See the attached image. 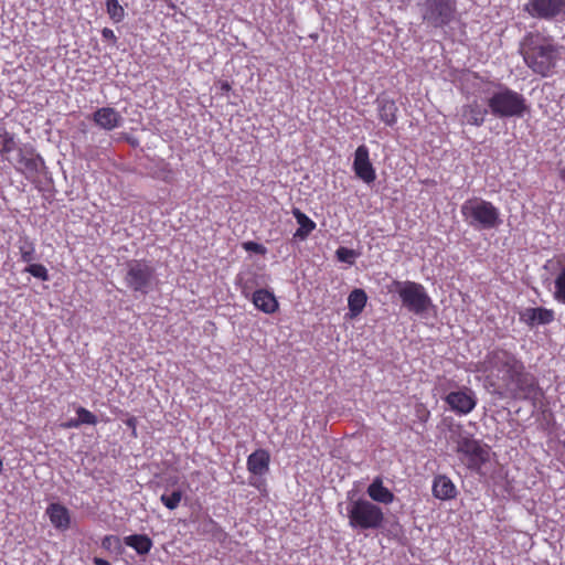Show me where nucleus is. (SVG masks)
I'll list each match as a JSON object with an SVG mask.
<instances>
[{
  "label": "nucleus",
  "instance_id": "obj_1",
  "mask_svg": "<svg viewBox=\"0 0 565 565\" xmlns=\"http://www.w3.org/2000/svg\"><path fill=\"white\" fill-rule=\"evenodd\" d=\"M479 370L487 373L495 391L503 390L515 399L530 401L535 405L543 397L536 377L526 372L523 361L511 351L492 350Z\"/></svg>",
  "mask_w": 565,
  "mask_h": 565
},
{
  "label": "nucleus",
  "instance_id": "obj_2",
  "mask_svg": "<svg viewBox=\"0 0 565 565\" xmlns=\"http://www.w3.org/2000/svg\"><path fill=\"white\" fill-rule=\"evenodd\" d=\"M521 54L526 66L542 77L555 73L558 63L565 54V46L555 42L551 36L541 33H529L521 44Z\"/></svg>",
  "mask_w": 565,
  "mask_h": 565
},
{
  "label": "nucleus",
  "instance_id": "obj_3",
  "mask_svg": "<svg viewBox=\"0 0 565 565\" xmlns=\"http://www.w3.org/2000/svg\"><path fill=\"white\" fill-rule=\"evenodd\" d=\"M487 105L490 114L501 119L522 118L529 111L525 97L502 84L487 98Z\"/></svg>",
  "mask_w": 565,
  "mask_h": 565
},
{
  "label": "nucleus",
  "instance_id": "obj_4",
  "mask_svg": "<svg viewBox=\"0 0 565 565\" xmlns=\"http://www.w3.org/2000/svg\"><path fill=\"white\" fill-rule=\"evenodd\" d=\"M347 518L349 526L354 531L379 530L385 521L383 510L363 498L351 500L348 503Z\"/></svg>",
  "mask_w": 565,
  "mask_h": 565
},
{
  "label": "nucleus",
  "instance_id": "obj_5",
  "mask_svg": "<svg viewBox=\"0 0 565 565\" xmlns=\"http://www.w3.org/2000/svg\"><path fill=\"white\" fill-rule=\"evenodd\" d=\"M460 212L463 221L475 230H492L501 224L499 209L481 198L466 200Z\"/></svg>",
  "mask_w": 565,
  "mask_h": 565
},
{
  "label": "nucleus",
  "instance_id": "obj_6",
  "mask_svg": "<svg viewBox=\"0 0 565 565\" xmlns=\"http://www.w3.org/2000/svg\"><path fill=\"white\" fill-rule=\"evenodd\" d=\"M124 282L128 289L148 295L158 285V275L152 262L147 259L128 260Z\"/></svg>",
  "mask_w": 565,
  "mask_h": 565
},
{
  "label": "nucleus",
  "instance_id": "obj_7",
  "mask_svg": "<svg viewBox=\"0 0 565 565\" xmlns=\"http://www.w3.org/2000/svg\"><path fill=\"white\" fill-rule=\"evenodd\" d=\"M390 292H396L403 306L412 313L422 316L431 306V299L423 285L409 280H393L387 287Z\"/></svg>",
  "mask_w": 565,
  "mask_h": 565
},
{
  "label": "nucleus",
  "instance_id": "obj_8",
  "mask_svg": "<svg viewBox=\"0 0 565 565\" xmlns=\"http://www.w3.org/2000/svg\"><path fill=\"white\" fill-rule=\"evenodd\" d=\"M418 8L423 22L434 29H443L450 24L457 13L455 0H423Z\"/></svg>",
  "mask_w": 565,
  "mask_h": 565
},
{
  "label": "nucleus",
  "instance_id": "obj_9",
  "mask_svg": "<svg viewBox=\"0 0 565 565\" xmlns=\"http://www.w3.org/2000/svg\"><path fill=\"white\" fill-rule=\"evenodd\" d=\"M457 452L469 469L479 473L490 460V447L469 437H461L457 441Z\"/></svg>",
  "mask_w": 565,
  "mask_h": 565
},
{
  "label": "nucleus",
  "instance_id": "obj_10",
  "mask_svg": "<svg viewBox=\"0 0 565 565\" xmlns=\"http://www.w3.org/2000/svg\"><path fill=\"white\" fill-rule=\"evenodd\" d=\"M524 11L532 18L542 20L565 19V0H529Z\"/></svg>",
  "mask_w": 565,
  "mask_h": 565
},
{
  "label": "nucleus",
  "instance_id": "obj_11",
  "mask_svg": "<svg viewBox=\"0 0 565 565\" xmlns=\"http://www.w3.org/2000/svg\"><path fill=\"white\" fill-rule=\"evenodd\" d=\"M444 399L449 408L457 415H467L472 412L477 405L475 392L467 387L448 393Z\"/></svg>",
  "mask_w": 565,
  "mask_h": 565
},
{
  "label": "nucleus",
  "instance_id": "obj_12",
  "mask_svg": "<svg viewBox=\"0 0 565 565\" xmlns=\"http://www.w3.org/2000/svg\"><path fill=\"white\" fill-rule=\"evenodd\" d=\"M270 456L265 449H257L247 458V470L253 477L249 478V484L260 488L263 481L259 477L265 476L269 471Z\"/></svg>",
  "mask_w": 565,
  "mask_h": 565
},
{
  "label": "nucleus",
  "instance_id": "obj_13",
  "mask_svg": "<svg viewBox=\"0 0 565 565\" xmlns=\"http://www.w3.org/2000/svg\"><path fill=\"white\" fill-rule=\"evenodd\" d=\"M353 171L359 179L370 184L376 179V172L370 160L369 148L360 145L354 153Z\"/></svg>",
  "mask_w": 565,
  "mask_h": 565
},
{
  "label": "nucleus",
  "instance_id": "obj_14",
  "mask_svg": "<svg viewBox=\"0 0 565 565\" xmlns=\"http://www.w3.org/2000/svg\"><path fill=\"white\" fill-rule=\"evenodd\" d=\"M489 113L488 105L484 106L477 97H469L460 109L461 122L480 127Z\"/></svg>",
  "mask_w": 565,
  "mask_h": 565
},
{
  "label": "nucleus",
  "instance_id": "obj_15",
  "mask_svg": "<svg viewBox=\"0 0 565 565\" xmlns=\"http://www.w3.org/2000/svg\"><path fill=\"white\" fill-rule=\"evenodd\" d=\"M43 166L42 158L35 153V150L30 146H24L18 149L15 169L25 175L36 174Z\"/></svg>",
  "mask_w": 565,
  "mask_h": 565
},
{
  "label": "nucleus",
  "instance_id": "obj_16",
  "mask_svg": "<svg viewBox=\"0 0 565 565\" xmlns=\"http://www.w3.org/2000/svg\"><path fill=\"white\" fill-rule=\"evenodd\" d=\"M96 126L104 130H114L124 124V117L113 107L98 108L92 116Z\"/></svg>",
  "mask_w": 565,
  "mask_h": 565
},
{
  "label": "nucleus",
  "instance_id": "obj_17",
  "mask_svg": "<svg viewBox=\"0 0 565 565\" xmlns=\"http://www.w3.org/2000/svg\"><path fill=\"white\" fill-rule=\"evenodd\" d=\"M366 493L373 503L391 504L395 495L386 487H384L383 479L375 477L366 489Z\"/></svg>",
  "mask_w": 565,
  "mask_h": 565
},
{
  "label": "nucleus",
  "instance_id": "obj_18",
  "mask_svg": "<svg viewBox=\"0 0 565 565\" xmlns=\"http://www.w3.org/2000/svg\"><path fill=\"white\" fill-rule=\"evenodd\" d=\"M46 514L55 529L65 531L70 527L71 516L68 510L64 505L60 503H51L46 508Z\"/></svg>",
  "mask_w": 565,
  "mask_h": 565
},
{
  "label": "nucleus",
  "instance_id": "obj_19",
  "mask_svg": "<svg viewBox=\"0 0 565 565\" xmlns=\"http://www.w3.org/2000/svg\"><path fill=\"white\" fill-rule=\"evenodd\" d=\"M457 490L452 481L444 476L439 475L434 478L433 481V494L439 500H450L456 497Z\"/></svg>",
  "mask_w": 565,
  "mask_h": 565
},
{
  "label": "nucleus",
  "instance_id": "obj_20",
  "mask_svg": "<svg viewBox=\"0 0 565 565\" xmlns=\"http://www.w3.org/2000/svg\"><path fill=\"white\" fill-rule=\"evenodd\" d=\"M253 303L255 307L265 312L274 313L278 309V301L271 291L258 289L253 294Z\"/></svg>",
  "mask_w": 565,
  "mask_h": 565
},
{
  "label": "nucleus",
  "instance_id": "obj_21",
  "mask_svg": "<svg viewBox=\"0 0 565 565\" xmlns=\"http://www.w3.org/2000/svg\"><path fill=\"white\" fill-rule=\"evenodd\" d=\"M397 106L394 100L382 98L377 100V111L380 119L387 126L395 125L397 117Z\"/></svg>",
  "mask_w": 565,
  "mask_h": 565
},
{
  "label": "nucleus",
  "instance_id": "obj_22",
  "mask_svg": "<svg viewBox=\"0 0 565 565\" xmlns=\"http://www.w3.org/2000/svg\"><path fill=\"white\" fill-rule=\"evenodd\" d=\"M292 215L299 224V227L295 232L294 236L295 238L303 241L316 228V223L297 207L292 210Z\"/></svg>",
  "mask_w": 565,
  "mask_h": 565
},
{
  "label": "nucleus",
  "instance_id": "obj_23",
  "mask_svg": "<svg viewBox=\"0 0 565 565\" xmlns=\"http://www.w3.org/2000/svg\"><path fill=\"white\" fill-rule=\"evenodd\" d=\"M124 543L134 548L137 554L146 555L152 548V541L146 534H132L124 537Z\"/></svg>",
  "mask_w": 565,
  "mask_h": 565
},
{
  "label": "nucleus",
  "instance_id": "obj_24",
  "mask_svg": "<svg viewBox=\"0 0 565 565\" xmlns=\"http://www.w3.org/2000/svg\"><path fill=\"white\" fill-rule=\"evenodd\" d=\"M367 301V296L363 289H354L348 297V307L352 317L359 316Z\"/></svg>",
  "mask_w": 565,
  "mask_h": 565
},
{
  "label": "nucleus",
  "instance_id": "obj_25",
  "mask_svg": "<svg viewBox=\"0 0 565 565\" xmlns=\"http://www.w3.org/2000/svg\"><path fill=\"white\" fill-rule=\"evenodd\" d=\"M559 270L554 279L553 298L555 301L565 305V265H562L561 259H557Z\"/></svg>",
  "mask_w": 565,
  "mask_h": 565
},
{
  "label": "nucleus",
  "instance_id": "obj_26",
  "mask_svg": "<svg viewBox=\"0 0 565 565\" xmlns=\"http://www.w3.org/2000/svg\"><path fill=\"white\" fill-rule=\"evenodd\" d=\"M21 260L30 264L35 257V244L28 236H21L18 242Z\"/></svg>",
  "mask_w": 565,
  "mask_h": 565
},
{
  "label": "nucleus",
  "instance_id": "obj_27",
  "mask_svg": "<svg viewBox=\"0 0 565 565\" xmlns=\"http://www.w3.org/2000/svg\"><path fill=\"white\" fill-rule=\"evenodd\" d=\"M106 11L114 23H119L125 18V10L118 0H106Z\"/></svg>",
  "mask_w": 565,
  "mask_h": 565
},
{
  "label": "nucleus",
  "instance_id": "obj_28",
  "mask_svg": "<svg viewBox=\"0 0 565 565\" xmlns=\"http://www.w3.org/2000/svg\"><path fill=\"white\" fill-rule=\"evenodd\" d=\"M15 149V140L13 135L7 130L0 131V154L4 156Z\"/></svg>",
  "mask_w": 565,
  "mask_h": 565
},
{
  "label": "nucleus",
  "instance_id": "obj_29",
  "mask_svg": "<svg viewBox=\"0 0 565 565\" xmlns=\"http://www.w3.org/2000/svg\"><path fill=\"white\" fill-rule=\"evenodd\" d=\"M181 500H182V491H180V490H174L170 494L163 493L160 497V501L169 510L177 509L179 507Z\"/></svg>",
  "mask_w": 565,
  "mask_h": 565
},
{
  "label": "nucleus",
  "instance_id": "obj_30",
  "mask_svg": "<svg viewBox=\"0 0 565 565\" xmlns=\"http://www.w3.org/2000/svg\"><path fill=\"white\" fill-rule=\"evenodd\" d=\"M24 271L31 274L33 277L39 278L43 281L50 280L49 271L46 267L42 264H32L31 262L29 266L25 267Z\"/></svg>",
  "mask_w": 565,
  "mask_h": 565
},
{
  "label": "nucleus",
  "instance_id": "obj_31",
  "mask_svg": "<svg viewBox=\"0 0 565 565\" xmlns=\"http://www.w3.org/2000/svg\"><path fill=\"white\" fill-rule=\"evenodd\" d=\"M335 255L338 260L347 263L349 265H353L355 258L359 256L355 250L347 247H339L335 252Z\"/></svg>",
  "mask_w": 565,
  "mask_h": 565
},
{
  "label": "nucleus",
  "instance_id": "obj_32",
  "mask_svg": "<svg viewBox=\"0 0 565 565\" xmlns=\"http://www.w3.org/2000/svg\"><path fill=\"white\" fill-rule=\"evenodd\" d=\"M536 324H550L554 318L555 313L552 309L539 307L536 308Z\"/></svg>",
  "mask_w": 565,
  "mask_h": 565
},
{
  "label": "nucleus",
  "instance_id": "obj_33",
  "mask_svg": "<svg viewBox=\"0 0 565 565\" xmlns=\"http://www.w3.org/2000/svg\"><path fill=\"white\" fill-rule=\"evenodd\" d=\"M77 419L79 425L86 424V425H96L97 424V417L88 409L84 407H78L76 409Z\"/></svg>",
  "mask_w": 565,
  "mask_h": 565
},
{
  "label": "nucleus",
  "instance_id": "obj_34",
  "mask_svg": "<svg viewBox=\"0 0 565 565\" xmlns=\"http://www.w3.org/2000/svg\"><path fill=\"white\" fill-rule=\"evenodd\" d=\"M536 308H525L520 312V320L529 327L536 326Z\"/></svg>",
  "mask_w": 565,
  "mask_h": 565
},
{
  "label": "nucleus",
  "instance_id": "obj_35",
  "mask_svg": "<svg viewBox=\"0 0 565 565\" xmlns=\"http://www.w3.org/2000/svg\"><path fill=\"white\" fill-rule=\"evenodd\" d=\"M102 547L111 551L120 547V539L116 535H106L102 540Z\"/></svg>",
  "mask_w": 565,
  "mask_h": 565
},
{
  "label": "nucleus",
  "instance_id": "obj_36",
  "mask_svg": "<svg viewBox=\"0 0 565 565\" xmlns=\"http://www.w3.org/2000/svg\"><path fill=\"white\" fill-rule=\"evenodd\" d=\"M415 411H416V417L420 422L426 423L428 420L430 413L423 404H417Z\"/></svg>",
  "mask_w": 565,
  "mask_h": 565
},
{
  "label": "nucleus",
  "instance_id": "obj_37",
  "mask_svg": "<svg viewBox=\"0 0 565 565\" xmlns=\"http://www.w3.org/2000/svg\"><path fill=\"white\" fill-rule=\"evenodd\" d=\"M102 36L104 40L106 41H111V42H116L117 38L114 33V31L111 29H108V28H104L102 30Z\"/></svg>",
  "mask_w": 565,
  "mask_h": 565
},
{
  "label": "nucleus",
  "instance_id": "obj_38",
  "mask_svg": "<svg viewBox=\"0 0 565 565\" xmlns=\"http://www.w3.org/2000/svg\"><path fill=\"white\" fill-rule=\"evenodd\" d=\"M81 425L77 418H70L68 420L61 424L64 429L78 428Z\"/></svg>",
  "mask_w": 565,
  "mask_h": 565
},
{
  "label": "nucleus",
  "instance_id": "obj_39",
  "mask_svg": "<svg viewBox=\"0 0 565 565\" xmlns=\"http://www.w3.org/2000/svg\"><path fill=\"white\" fill-rule=\"evenodd\" d=\"M244 248L250 252H260V249H263V246L255 242H247L244 244Z\"/></svg>",
  "mask_w": 565,
  "mask_h": 565
},
{
  "label": "nucleus",
  "instance_id": "obj_40",
  "mask_svg": "<svg viewBox=\"0 0 565 565\" xmlns=\"http://www.w3.org/2000/svg\"><path fill=\"white\" fill-rule=\"evenodd\" d=\"M93 562L95 565H111L108 561L100 557H94Z\"/></svg>",
  "mask_w": 565,
  "mask_h": 565
},
{
  "label": "nucleus",
  "instance_id": "obj_41",
  "mask_svg": "<svg viewBox=\"0 0 565 565\" xmlns=\"http://www.w3.org/2000/svg\"><path fill=\"white\" fill-rule=\"evenodd\" d=\"M221 89H222L223 92H228V90L231 89V86H230V84H228L227 82H223V83L221 84Z\"/></svg>",
  "mask_w": 565,
  "mask_h": 565
},
{
  "label": "nucleus",
  "instance_id": "obj_42",
  "mask_svg": "<svg viewBox=\"0 0 565 565\" xmlns=\"http://www.w3.org/2000/svg\"><path fill=\"white\" fill-rule=\"evenodd\" d=\"M135 422H136V419H135V418H129V419L127 420V425H128V426H130V427H132V428L135 429Z\"/></svg>",
  "mask_w": 565,
  "mask_h": 565
},
{
  "label": "nucleus",
  "instance_id": "obj_43",
  "mask_svg": "<svg viewBox=\"0 0 565 565\" xmlns=\"http://www.w3.org/2000/svg\"><path fill=\"white\" fill-rule=\"evenodd\" d=\"M559 177L563 181H565V167H563L561 170H559Z\"/></svg>",
  "mask_w": 565,
  "mask_h": 565
}]
</instances>
